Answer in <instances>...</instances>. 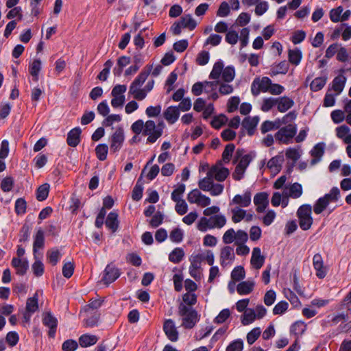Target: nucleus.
I'll use <instances>...</instances> for the list:
<instances>
[{
    "label": "nucleus",
    "mask_w": 351,
    "mask_h": 351,
    "mask_svg": "<svg viewBox=\"0 0 351 351\" xmlns=\"http://www.w3.org/2000/svg\"><path fill=\"white\" fill-rule=\"evenodd\" d=\"M178 315L182 317V326L186 329L193 328L200 318V315L193 307H187L182 302L178 305Z\"/></svg>",
    "instance_id": "1"
},
{
    "label": "nucleus",
    "mask_w": 351,
    "mask_h": 351,
    "mask_svg": "<svg viewBox=\"0 0 351 351\" xmlns=\"http://www.w3.org/2000/svg\"><path fill=\"white\" fill-rule=\"evenodd\" d=\"M312 207L309 204L302 205L297 211V215L299 219V225L303 230H307L311 228L313 224V217L311 216Z\"/></svg>",
    "instance_id": "2"
},
{
    "label": "nucleus",
    "mask_w": 351,
    "mask_h": 351,
    "mask_svg": "<svg viewBox=\"0 0 351 351\" xmlns=\"http://www.w3.org/2000/svg\"><path fill=\"white\" fill-rule=\"evenodd\" d=\"M121 274L119 268H117L112 262L108 264L102 273L101 282L106 285L110 284L118 279Z\"/></svg>",
    "instance_id": "3"
},
{
    "label": "nucleus",
    "mask_w": 351,
    "mask_h": 351,
    "mask_svg": "<svg viewBox=\"0 0 351 351\" xmlns=\"http://www.w3.org/2000/svg\"><path fill=\"white\" fill-rule=\"evenodd\" d=\"M125 135L123 126L119 125L110 137V151L112 153L119 152L124 143Z\"/></svg>",
    "instance_id": "4"
},
{
    "label": "nucleus",
    "mask_w": 351,
    "mask_h": 351,
    "mask_svg": "<svg viewBox=\"0 0 351 351\" xmlns=\"http://www.w3.org/2000/svg\"><path fill=\"white\" fill-rule=\"evenodd\" d=\"M42 316V322L43 325L49 328V337L54 338L58 324V319L52 315L51 311L43 312Z\"/></svg>",
    "instance_id": "5"
},
{
    "label": "nucleus",
    "mask_w": 351,
    "mask_h": 351,
    "mask_svg": "<svg viewBox=\"0 0 351 351\" xmlns=\"http://www.w3.org/2000/svg\"><path fill=\"white\" fill-rule=\"evenodd\" d=\"M272 84V81L268 77H263L261 81L259 78L254 79L252 84L251 90L254 96L259 95L260 92L267 93L269 87Z\"/></svg>",
    "instance_id": "6"
},
{
    "label": "nucleus",
    "mask_w": 351,
    "mask_h": 351,
    "mask_svg": "<svg viewBox=\"0 0 351 351\" xmlns=\"http://www.w3.org/2000/svg\"><path fill=\"white\" fill-rule=\"evenodd\" d=\"M187 200L191 204H198L202 207H206L210 204L209 197L202 194L197 189L192 190L187 195Z\"/></svg>",
    "instance_id": "7"
},
{
    "label": "nucleus",
    "mask_w": 351,
    "mask_h": 351,
    "mask_svg": "<svg viewBox=\"0 0 351 351\" xmlns=\"http://www.w3.org/2000/svg\"><path fill=\"white\" fill-rule=\"evenodd\" d=\"M230 170L225 167H217L213 165L207 173L208 177L214 178L218 182H223L230 176Z\"/></svg>",
    "instance_id": "8"
},
{
    "label": "nucleus",
    "mask_w": 351,
    "mask_h": 351,
    "mask_svg": "<svg viewBox=\"0 0 351 351\" xmlns=\"http://www.w3.org/2000/svg\"><path fill=\"white\" fill-rule=\"evenodd\" d=\"M163 330L168 339L171 341L176 342L178 340L179 332L173 319H168L164 322Z\"/></svg>",
    "instance_id": "9"
},
{
    "label": "nucleus",
    "mask_w": 351,
    "mask_h": 351,
    "mask_svg": "<svg viewBox=\"0 0 351 351\" xmlns=\"http://www.w3.org/2000/svg\"><path fill=\"white\" fill-rule=\"evenodd\" d=\"M254 203L256 206V211L259 213L265 212L269 205V195L266 192L257 193L254 197Z\"/></svg>",
    "instance_id": "10"
},
{
    "label": "nucleus",
    "mask_w": 351,
    "mask_h": 351,
    "mask_svg": "<svg viewBox=\"0 0 351 351\" xmlns=\"http://www.w3.org/2000/svg\"><path fill=\"white\" fill-rule=\"evenodd\" d=\"M153 69L152 64H147L130 84V88H140L145 82Z\"/></svg>",
    "instance_id": "11"
},
{
    "label": "nucleus",
    "mask_w": 351,
    "mask_h": 351,
    "mask_svg": "<svg viewBox=\"0 0 351 351\" xmlns=\"http://www.w3.org/2000/svg\"><path fill=\"white\" fill-rule=\"evenodd\" d=\"M313 265L316 270V276L319 279H323L326 276V269L324 267V261L320 254H316L313 258Z\"/></svg>",
    "instance_id": "12"
},
{
    "label": "nucleus",
    "mask_w": 351,
    "mask_h": 351,
    "mask_svg": "<svg viewBox=\"0 0 351 351\" xmlns=\"http://www.w3.org/2000/svg\"><path fill=\"white\" fill-rule=\"evenodd\" d=\"M265 261V256L261 254V248L256 247L253 248L250 263L253 268L256 269H261Z\"/></svg>",
    "instance_id": "13"
},
{
    "label": "nucleus",
    "mask_w": 351,
    "mask_h": 351,
    "mask_svg": "<svg viewBox=\"0 0 351 351\" xmlns=\"http://www.w3.org/2000/svg\"><path fill=\"white\" fill-rule=\"evenodd\" d=\"M259 121L260 118L258 116H254L253 117H247L243 119L242 127L247 130L249 136L254 135Z\"/></svg>",
    "instance_id": "14"
},
{
    "label": "nucleus",
    "mask_w": 351,
    "mask_h": 351,
    "mask_svg": "<svg viewBox=\"0 0 351 351\" xmlns=\"http://www.w3.org/2000/svg\"><path fill=\"white\" fill-rule=\"evenodd\" d=\"M11 265L16 269V273L19 276H24L29 269V262L27 258L14 257L11 261Z\"/></svg>",
    "instance_id": "15"
},
{
    "label": "nucleus",
    "mask_w": 351,
    "mask_h": 351,
    "mask_svg": "<svg viewBox=\"0 0 351 351\" xmlns=\"http://www.w3.org/2000/svg\"><path fill=\"white\" fill-rule=\"evenodd\" d=\"M82 130L80 127L71 129L67 134L66 143L72 147H77L80 143Z\"/></svg>",
    "instance_id": "16"
},
{
    "label": "nucleus",
    "mask_w": 351,
    "mask_h": 351,
    "mask_svg": "<svg viewBox=\"0 0 351 351\" xmlns=\"http://www.w3.org/2000/svg\"><path fill=\"white\" fill-rule=\"evenodd\" d=\"M45 233L41 228H39L34 236L33 254L34 258H36L38 249H43L45 247Z\"/></svg>",
    "instance_id": "17"
},
{
    "label": "nucleus",
    "mask_w": 351,
    "mask_h": 351,
    "mask_svg": "<svg viewBox=\"0 0 351 351\" xmlns=\"http://www.w3.org/2000/svg\"><path fill=\"white\" fill-rule=\"evenodd\" d=\"M105 224L106 226L110 229L112 233L117 232L119 226L118 213L115 211L109 213L105 221Z\"/></svg>",
    "instance_id": "18"
},
{
    "label": "nucleus",
    "mask_w": 351,
    "mask_h": 351,
    "mask_svg": "<svg viewBox=\"0 0 351 351\" xmlns=\"http://www.w3.org/2000/svg\"><path fill=\"white\" fill-rule=\"evenodd\" d=\"M180 110L176 106L168 107L163 112L164 118L169 123L173 124L180 117Z\"/></svg>",
    "instance_id": "19"
},
{
    "label": "nucleus",
    "mask_w": 351,
    "mask_h": 351,
    "mask_svg": "<svg viewBox=\"0 0 351 351\" xmlns=\"http://www.w3.org/2000/svg\"><path fill=\"white\" fill-rule=\"evenodd\" d=\"M252 193L250 190H247L243 196L241 195H236L232 202L233 204H238L242 207H247L251 204Z\"/></svg>",
    "instance_id": "20"
},
{
    "label": "nucleus",
    "mask_w": 351,
    "mask_h": 351,
    "mask_svg": "<svg viewBox=\"0 0 351 351\" xmlns=\"http://www.w3.org/2000/svg\"><path fill=\"white\" fill-rule=\"evenodd\" d=\"M284 161L283 151L279 152L278 155L272 157L267 162V167L276 171V173H278L281 169V164Z\"/></svg>",
    "instance_id": "21"
},
{
    "label": "nucleus",
    "mask_w": 351,
    "mask_h": 351,
    "mask_svg": "<svg viewBox=\"0 0 351 351\" xmlns=\"http://www.w3.org/2000/svg\"><path fill=\"white\" fill-rule=\"evenodd\" d=\"M255 283L254 281H241L237 286V293L241 295H248L252 292Z\"/></svg>",
    "instance_id": "22"
},
{
    "label": "nucleus",
    "mask_w": 351,
    "mask_h": 351,
    "mask_svg": "<svg viewBox=\"0 0 351 351\" xmlns=\"http://www.w3.org/2000/svg\"><path fill=\"white\" fill-rule=\"evenodd\" d=\"M42 62L40 59H34L32 63H29L28 71L32 76V80L34 82H38V75L41 70Z\"/></svg>",
    "instance_id": "23"
},
{
    "label": "nucleus",
    "mask_w": 351,
    "mask_h": 351,
    "mask_svg": "<svg viewBox=\"0 0 351 351\" xmlns=\"http://www.w3.org/2000/svg\"><path fill=\"white\" fill-rule=\"evenodd\" d=\"M346 82V77L343 75H339L334 78L332 82V89L336 92V95L340 94Z\"/></svg>",
    "instance_id": "24"
},
{
    "label": "nucleus",
    "mask_w": 351,
    "mask_h": 351,
    "mask_svg": "<svg viewBox=\"0 0 351 351\" xmlns=\"http://www.w3.org/2000/svg\"><path fill=\"white\" fill-rule=\"evenodd\" d=\"M98 341V337L94 335L84 334L79 338V344L82 348H87L95 345Z\"/></svg>",
    "instance_id": "25"
},
{
    "label": "nucleus",
    "mask_w": 351,
    "mask_h": 351,
    "mask_svg": "<svg viewBox=\"0 0 351 351\" xmlns=\"http://www.w3.org/2000/svg\"><path fill=\"white\" fill-rule=\"evenodd\" d=\"M302 58V52L298 48L289 49L288 51V59L290 64L298 66L300 64Z\"/></svg>",
    "instance_id": "26"
},
{
    "label": "nucleus",
    "mask_w": 351,
    "mask_h": 351,
    "mask_svg": "<svg viewBox=\"0 0 351 351\" xmlns=\"http://www.w3.org/2000/svg\"><path fill=\"white\" fill-rule=\"evenodd\" d=\"M287 198L288 197L297 199L299 198L302 194V186L300 184L295 182L291 184L289 187L287 186Z\"/></svg>",
    "instance_id": "27"
},
{
    "label": "nucleus",
    "mask_w": 351,
    "mask_h": 351,
    "mask_svg": "<svg viewBox=\"0 0 351 351\" xmlns=\"http://www.w3.org/2000/svg\"><path fill=\"white\" fill-rule=\"evenodd\" d=\"M178 23L182 28H188L191 31L195 29L197 27V23L191 14H185L184 16H182L180 20L178 21Z\"/></svg>",
    "instance_id": "28"
},
{
    "label": "nucleus",
    "mask_w": 351,
    "mask_h": 351,
    "mask_svg": "<svg viewBox=\"0 0 351 351\" xmlns=\"http://www.w3.org/2000/svg\"><path fill=\"white\" fill-rule=\"evenodd\" d=\"M324 153V145L323 143H317L314 146L311 152V156L314 158L312 159L311 165H315L318 162Z\"/></svg>",
    "instance_id": "29"
},
{
    "label": "nucleus",
    "mask_w": 351,
    "mask_h": 351,
    "mask_svg": "<svg viewBox=\"0 0 351 351\" xmlns=\"http://www.w3.org/2000/svg\"><path fill=\"white\" fill-rule=\"evenodd\" d=\"M234 254L233 252V247L231 246H225L221 250L220 254V263L222 267L226 265L225 260H234Z\"/></svg>",
    "instance_id": "30"
},
{
    "label": "nucleus",
    "mask_w": 351,
    "mask_h": 351,
    "mask_svg": "<svg viewBox=\"0 0 351 351\" xmlns=\"http://www.w3.org/2000/svg\"><path fill=\"white\" fill-rule=\"evenodd\" d=\"M50 190V185L48 183H45L39 186L36 191V197L39 202L45 200L48 196Z\"/></svg>",
    "instance_id": "31"
},
{
    "label": "nucleus",
    "mask_w": 351,
    "mask_h": 351,
    "mask_svg": "<svg viewBox=\"0 0 351 351\" xmlns=\"http://www.w3.org/2000/svg\"><path fill=\"white\" fill-rule=\"evenodd\" d=\"M224 69V64L221 60H217L213 66V70L209 75V79L210 80H218Z\"/></svg>",
    "instance_id": "32"
},
{
    "label": "nucleus",
    "mask_w": 351,
    "mask_h": 351,
    "mask_svg": "<svg viewBox=\"0 0 351 351\" xmlns=\"http://www.w3.org/2000/svg\"><path fill=\"white\" fill-rule=\"evenodd\" d=\"M38 295L37 292L32 297L27 298L25 311L34 313L38 310Z\"/></svg>",
    "instance_id": "33"
},
{
    "label": "nucleus",
    "mask_w": 351,
    "mask_h": 351,
    "mask_svg": "<svg viewBox=\"0 0 351 351\" xmlns=\"http://www.w3.org/2000/svg\"><path fill=\"white\" fill-rule=\"evenodd\" d=\"M186 185L184 183H178L177 187L172 191L171 195V199L177 203L182 200V195L185 191Z\"/></svg>",
    "instance_id": "34"
},
{
    "label": "nucleus",
    "mask_w": 351,
    "mask_h": 351,
    "mask_svg": "<svg viewBox=\"0 0 351 351\" xmlns=\"http://www.w3.org/2000/svg\"><path fill=\"white\" fill-rule=\"evenodd\" d=\"M227 116L223 113L215 116L210 121V125L215 130H219L222 126L225 125L228 122Z\"/></svg>",
    "instance_id": "35"
},
{
    "label": "nucleus",
    "mask_w": 351,
    "mask_h": 351,
    "mask_svg": "<svg viewBox=\"0 0 351 351\" xmlns=\"http://www.w3.org/2000/svg\"><path fill=\"white\" fill-rule=\"evenodd\" d=\"M184 256V250L182 247H176L169 254V260L173 263H179Z\"/></svg>",
    "instance_id": "36"
},
{
    "label": "nucleus",
    "mask_w": 351,
    "mask_h": 351,
    "mask_svg": "<svg viewBox=\"0 0 351 351\" xmlns=\"http://www.w3.org/2000/svg\"><path fill=\"white\" fill-rule=\"evenodd\" d=\"M271 203L274 207H277L281 204L282 207L285 208V190L284 189L282 193L274 192L271 199Z\"/></svg>",
    "instance_id": "37"
},
{
    "label": "nucleus",
    "mask_w": 351,
    "mask_h": 351,
    "mask_svg": "<svg viewBox=\"0 0 351 351\" xmlns=\"http://www.w3.org/2000/svg\"><path fill=\"white\" fill-rule=\"evenodd\" d=\"M210 228H221L226 223V218L223 215H215L211 216L210 218Z\"/></svg>",
    "instance_id": "38"
},
{
    "label": "nucleus",
    "mask_w": 351,
    "mask_h": 351,
    "mask_svg": "<svg viewBox=\"0 0 351 351\" xmlns=\"http://www.w3.org/2000/svg\"><path fill=\"white\" fill-rule=\"evenodd\" d=\"M256 319V314L253 308H248L241 316V323L243 326L252 324Z\"/></svg>",
    "instance_id": "39"
},
{
    "label": "nucleus",
    "mask_w": 351,
    "mask_h": 351,
    "mask_svg": "<svg viewBox=\"0 0 351 351\" xmlns=\"http://www.w3.org/2000/svg\"><path fill=\"white\" fill-rule=\"evenodd\" d=\"M32 230V224H28L26 222L21 227L19 232V243H24L29 241Z\"/></svg>",
    "instance_id": "40"
},
{
    "label": "nucleus",
    "mask_w": 351,
    "mask_h": 351,
    "mask_svg": "<svg viewBox=\"0 0 351 351\" xmlns=\"http://www.w3.org/2000/svg\"><path fill=\"white\" fill-rule=\"evenodd\" d=\"M327 81V77H318L315 78L310 84V88L312 91H319L324 88Z\"/></svg>",
    "instance_id": "41"
},
{
    "label": "nucleus",
    "mask_w": 351,
    "mask_h": 351,
    "mask_svg": "<svg viewBox=\"0 0 351 351\" xmlns=\"http://www.w3.org/2000/svg\"><path fill=\"white\" fill-rule=\"evenodd\" d=\"M300 156L301 154L299 148H289L287 149V158L291 159L293 161L291 167H289L287 169V172H289L291 171L292 167H293L296 161L300 158Z\"/></svg>",
    "instance_id": "42"
},
{
    "label": "nucleus",
    "mask_w": 351,
    "mask_h": 351,
    "mask_svg": "<svg viewBox=\"0 0 351 351\" xmlns=\"http://www.w3.org/2000/svg\"><path fill=\"white\" fill-rule=\"evenodd\" d=\"M245 277V271L243 266L235 267L231 272V278L235 282H240Z\"/></svg>",
    "instance_id": "43"
},
{
    "label": "nucleus",
    "mask_w": 351,
    "mask_h": 351,
    "mask_svg": "<svg viewBox=\"0 0 351 351\" xmlns=\"http://www.w3.org/2000/svg\"><path fill=\"white\" fill-rule=\"evenodd\" d=\"M108 152V146L106 143H100L95 147V154L97 158L101 161H104L106 159Z\"/></svg>",
    "instance_id": "44"
},
{
    "label": "nucleus",
    "mask_w": 351,
    "mask_h": 351,
    "mask_svg": "<svg viewBox=\"0 0 351 351\" xmlns=\"http://www.w3.org/2000/svg\"><path fill=\"white\" fill-rule=\"evenodd\" d=\"M235 77V69L232 65L226 66L223 69L221 78L223 82L230 83L233 81Z\"/></svg>",
    "instance_id": "45"
},
{
    "label": "nucleus",
    "mask_w": 351,
    "mask_h": 351,
    "mask_svg": "<svg viewBox=\"0 0 351 351\" xmlns=\"http://www.w3.org/2000/svg\"><path fill=\"white\" fill-rule=\"evenodd\" d=\"M340 197V190L337 187H333L329 193L326 194L323 198L328 204L337 202Z\"/></svg>",
    "instance_id": "46"
},
{
    "label": "nucleus",
    "mask_w": 351,
    "mask_h": 351,
    "mask_svg": "<svg viewBox=\"0 0 351 351\" xmlns=\"http://www.w3.org/2000/svg\"><path fill=\"white\" fill-rule=\"evenodd\" d=\"M306 328V325L304 322L297 321L291 326L290 332L298 338V336L303 334Z\"/></svg>",
    "instance_id": "47"
},
{
    "label": "nucleus",
    "mask_w": 351,
    "mask_h": 351,
    "mask_svg": "<svg viewBox=\"0 0 351 351\" xmlns=\"http://www.w3.org/2000/svg\"><path fill=\"white\" fill-rule=\"evenodd\" d=\"M34 259L35 261L32 265V269L35 276L40 277L43 276L45 272V266L43 263L38 259L37 256L36 258Z\"/></svg>",
    "instance_id": "48"
},
{
    "label": "nucleus",
    "mask_w": 351,
    "mask_h": 351,
    "mask_svg": "<svg viewBox=\"0 0 351 351\" xmlns=\"http://www.w3.org/2000/svg\"><path fill=\"white\" fill-rule=\"evenodd\" d=\"M234 149L235 145L234 143H228L225 146L224 150L222 153V160L224 163L228 164L230 162Z\"/></svg>",
    "instance_id": "49"
},
{
    "label": "nucleus",
    "mask_w": 351,
    "mask_h": 351,
    "mask_svg": "<svg viewBox=\"0 0 351 351\" xmlns=\"http://www.w3.org/2000/svg\"><path fill=\"white\" fill-rule=\"evenodd\" d=\"M197 302V295L195 293H186L182 295V303L187 307H193Z\"/></svg>",
    "instance_id": "50"
},
{
    "label": "nucleus",
    "mask_w": 351,
    "mask_h": 351,
    "mask_svg": "<svg viewBox=\"0 0 351 351\" xmlns=\"http://www.w3.org/2000/svg\"><path fill=\"white\" fill-rule=\"evenodd\" d=\"M61 257V254L58 249L54 250H48L47 252V259L52 265L56 266Z\"/></svg>",
    "instance_id": "51"
},
{
    "label": "nucleus",
    "mask_w": 351,
    "mask_h": 351,
    "mask_svg": "<svg viewBox=\"0 0 351 351\" xmlns=\"http://www.w3.org/2000/svg\"><path fill=\"white\" fill-rule=\"evenodd\" d=\"M27 202L24 198H18L15 202L14 211L17 215H22L26 213Z\"/></svg>",
    "instance_id": "52"
},
{
    "label": "nucleus",
    "mask_w": 351,
    "mask_h": 351,
    "mask_svg": "<svg viewBox=\"0 0 351 351\" xmlns=\"http://www.w3.org/2000/svg\"><path fill=\"white\" fill-rule=\"evenodd\" d=\"M255 157V151H251L250 153L245 154L242 158H241L237 165H241L242 167L247 169V167Z\"/></svg>",
    "instance_id": "53"
},
{
    "label": "nucleus",
    "mask_w": 351,
    "mask_h": 351,
    "mask_svg": "<svg viewBox=\"0 0 351 351\" xmlns=\"http://www.w3.org/2000/svg\"><path fill=\"white\" fill-rule=\"evenodd\" d=\"M14 185V180L12 176H6L1 182V189L3 192L12 191Z\"/></svg>",
    "instance_id": "54"
},
{
    "label": "nucleus",
    "mask_w": 351,
    "mask_h": 351,
    "mask_svg": "<svg viewBox=\"0 0 351 351\" xmlns=\"http://www.w3.org/2000/svg\"><path fill=\"white\" fill-rule=\"evenodd\" d=\"M101 313L96 311L88 319H84L85 325L86 327H95L97 326L100 319Z\"/></svg>",
    "instance_id": "55"
},
{
    "label": "nucleus",
    "mask_w": 351,
    "mask_h": 351,
    "mask_svg": "<svg viewBox=\"0 0 351 351\" xmlns=\"http://www.w3.org/2000/svg\"><path fill=\"white\" fill-rule=\"evenodd\" d=\"M261 330L259 327L254 328L247 334V341L249 345H252L260 337Z\"/></svg>",
    "instance_id": "56"
},
{
    "label": "nucleus",
    "mask_w": 351,
    "mask_h": 351,
    "mask_svg": "<svg viewBox=\"0 0 351 351\" xmlns=\"http://www.w3.org/2000/svg\"><path fill=\"white\" fill-rule=\"evenodd\" d=\"M240 103V98L238 96H232L227 103V112L229 113L234 112L238 109Z\"/></svg>",
    "instance_id": "57"
},
{
    "label": "nucleus",
    "mask_w": 351,
    "mask_h": 351,
    "mask_svg": "<svg viewBox=\"0 0 351 351\" xmlns=\"http://www.w3.org/2000/svg\"><path fill=\"white\" fill-rule=\"evenodd\" d=\"M184 237V233L182 229L177 227L174 229H173L169 235V238L172 242L174 243H180Z\"/></svg>",
    "instance_id": "58"
},
{
    "label": "nucleus",
    "mask_w": 351,
    "mask_h": 351,
    "mask_svg": "<svg viewBox=\"0 0 351 351\" xmlns=\"http://www.w3.org/2000/svg\"><path fill=\"white\" fill-rule=\"evenodd\" d=\"M231 315V312L229 308H224L221 310L218 315L215 317L214 322L215 324L224 323Z\"/></svg>",
    "instance_id": "59"
},
{
    "label": "nucleus",
    "mask_w": 351,
    "mask_h": 351,
    "mask_svg": "<svg viewBox=\"0 0 351 351\" xmlns=\"http://www.w3.org/2000/svg\"><path fill=\"white\" fill-rule=\"evenodd\" d=\"M5 341L10 347L15 346L19 341V335L16 331H10L5 337Z\"/></svg>",
    "instance_id": "60"
},
{
    "label": "nucleus",
    "mask_w": 351,
    "mask_h": 351,
    "mask_svg": "<svg viewBox=\"0 0 351 351\" xmlns=\"http://www.w3.org/2000/svg\"><path fill=\"white\" fill-rule=\"evenodd\" d=\"M126 261L135 267H138L142 264L141 257L135 252L128 253L126 256Z\"/></svg>",
    "instance_id": "61"
},
{
    "label": "nucleus",
    "mask_w": 351,
    "mask_h": 351,
    "mask_svg": "<svg viewBox=\"0 0 351 351\" xmlns=\"http://www.w3.org/2000/svg\"><path fill=\"white\" fill-rule=\"evenodd\" d=\"M75 270V263L73 262H67L63 265L62 267V275L66 278H70Z\"/></svg>",
    "instance_id": "62"
},
{
    "label": "nucleus",
    "mask_w": 351,
    "mask_h": 351,
    "mask_svg": "<svg viewBox=\"0 0 351 351\" xmlns=\"http://www.w3.org/2000/svg\"><path fill=\"white\" fill-rule=\"evenodd\" d=\"M243 349V341L241 339H237L231 341L226 347V351H242Z\"/></svg>",
    "instance_id": "63"
},
{
    "label": "nucleus",
    "mask_w": 351,
    "mask_h": 351,
    "mask_svg": "<svg viewBox=\"0 0 351 351\" xmlns=\"http://www.w3.org/2000/svg\"><path fill=\"white\" fill-rule=\"evenodd\" d=\"M77 348V342L71 339L64 341L62 345V351H75Z\"/></svg>",
    "instance_id": "64"
}]
</instances>
